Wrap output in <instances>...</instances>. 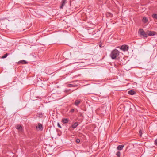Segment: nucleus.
Masks as SVG:
<instances>
[{
    "label": "nucleus",
    "instance_id": "obj_21",
    "mask_svg": "<svg viewBox=\"0 0 157 157\" xmlns=\"http://www.w3.org/2000/svg\"><path fill=\"white\" fill-rule=\"evenodd\" d=\"M76 142L77 143H79L80 142V140L78 139H77L76 140Z\"/></svg>",
    "mask_w": 157,
    "mask_h": 157
},
{
    "label": "nucleus",
    "instance_id": "obj_18",
    "mask_svg": "<svg viewBox=\"0 0 157 157\" xmlns=\"http://www.w3.org/2000/svg\"><path fill=\"white\" fill-rule=\"evenodd\" d=\"M8 55V54L6 53L4 54L2 57V58L4 59L6 58L7 56Z\"/></svg>",
    "mask_w": 157,
    "mask_h": 157
},
{
    "label": "nucleus",
    "instance_id": "obj_6",
    "mask_svg": "<svg viewBox=\"0 0 157 157\" xmlns=\"http://www.w3.org/2000/svg\"><path fill=\"white\" fill-rule=\"evenodd\" d=\"M120 49L124 51L127 50L128 49V46L126 45H123L121 47Z\"/></svg>",
    "mask_w": 157,
    "mask_h": 157
},
{
    "label": "nucleus",
    "instance_id": "obj_25",
    "mask_svg": "<svg viewBox=\"0 0 157 157\" xmlns=\"http://www.w3.org/2000/svg\"><path fill=\"white\" fill-rule=\"evenodd\" d=\"M99 46H100V47H101V45H99Z\"/></svg>",
    "mask_w": 157,
    "mask_h": 157
},
{
    "label": "nucleus",
    "instance_id": "obj_11",
    "mask_svg": "<svg viewBox=\"0 0 157 157\" xmlns=\"http://www.w3.org/2000/svg\"><path fill=\"white\" fill-rule=\"evenodd\" d=\"M124 147L123 145H118L117 147V149L118 150H122Z\"/></svg>",
    "mask_w": 157,
    "mask_h": 157
},
{
    "label": "nucleus",
    "instance_id": "obj_7",
    "mask_svg": "<svg viewBox=\"0 0 157 157\" xmlns=\"http://www.w3.org/2000/svg\"><path fill=\"white\" fill-rule=\"evenodd\" d=\"M81 100L80 99H77L75 101L74 103V104L75 106H78V105L81 103Z\"/></svg>",
    "mask_w": 157,
    "mask_h": 157
},
{
    "label": "nucleus",
    "instance_id": "obj_2",
    "mask_svg": "<svg viewBox=\"0 0 157 157\" xmlns=\"http://www.w3.org/2000/svg\"><path fill=\"white\" fill-rule=\"evenodd\" d=\"M139 32L140 35L144 37L147 38V32L145 33L142 29H140Z\"/></svg>",
    "mask_w": 157,
    "mask_h": 157
},
{
    "label": "nucleus",
    "instance_id": "obj_3",
    "mask_svg": "<svg viewBox=\"0 0 157 157\" xmlns=\"http://www.w3.org/2000/svg\"><path fill=\"white\" fill-rule=\"evenodd\" d=\"M78 81L76 80V81H74L73 82H72V84H69L68 85V86L69 87H77L79 85V84H75V83H75Z\"/></svg>",
    "mask_w": 157,
    "mask_h": 157
},
{
    "label": "nucleus",
    "instance_id": "obj_23",
    "mask_svg": "<svg viewBox=\"0 0 157 157\" xmlns=\"http://www.w3.org/2000/svg\"><path fill=\"white\" fill-rule=\"evenodd\" d=\"M70 111L71 112H73L74 111V109H72Z\"/></svg>",
    "mask_w": 157,
    "mask_h": 157
},
{
    "label": "nucleus",
    "instance_id": "obj_22",
    "mask_svg": "<svg viewBox=\"0 0 157 157\" xmlns=\"http://www.w3.org/2000/svg\"><path fill=\"white\" fill-rule=\"evenodd\" d=\"M57 126H58L59 128H62V127H61V125H60V124H59V123H57Z\"/></svg>",
    "mask_w": 157,
    "mask_h": 157
},
{
    "label": "nucleus",
    "instance_id": "obj_17",
    "mask_svg": "<svg viewBox=\"0 0 157 157\" xmlns=\"http://www.w3.org/2000/svg\"><path fill=\"white\" fill-rule=\"evenodd\" d=\"M106 15V16L108 17H112L113 16V14L110 12L107 13Z\"/></svg>",
    "mask_w": 157,
    "mask_h": 157
},
{
    "label": "nucleus",
    "instance_id": "obj_10",
    "mask_svg": "<svg viewBox=\"0 0 157 157\" xmlns=\"http://www.w3.org/2000/svg\"><path fill=\"white\" fill-rule=\"evenodd\" d=\"M38 127L37 126L36 128H37L38 127L39 130H42L43 129V128L42 124L39 123H38Z\"/></svg>",
    "mask_w": 157,
    "mask_h": 157
},
{
    "label": "nucleus",
    "instance_id": "obj_9",
    "mask_svg": "<svg viewBox=\"0 0 157 157\" xmlns=\"http://www.w3.org/2000/svg\"><path fill=\"white\" fill-rule=\"evenodd\" d=\"M78 124V123L77 122H75L74 124L72 125L71 127L74 129L76 128Z\"/></svg>",
    "mask_w": 157,
    "mask_h": 157
},
{
    "label": "nucleus",
    "instance_id": "obj_16",
    "mask_svg": "<svg viewBox=\"0 0 157 157\" xmlns=\"http://www.w3.org/2000/svg\"><path fill=\"white\" fill-rule=\"evenodd\" d=\"M152 17L154 19L157 20V14H153L152 15Z\"/></svg>",
    "mask_w": 157,
    "mask_h": 157
},
{
    "label": "nucleus",
    "instance_id": "obj_15",
    "mask_svg": "<svg viewBox=\"0 0 157 157\" xmlns=\"http://www.w3.org/2000/svg\"><path fill=\"white\" fill-rule=\"evenodd\" d=\"M62 121L63 124H66L68 122V119L67 118L63 119L62 120Z\"/></svg>",
    "mask_w": 157,
    "mask_h": 157
},
{
    "label": "nucleus",
    "instance_id": "obj_14",
    "mask_svg": "<svg viewBox=\"0 0 157 157\" xmlns=\"http://www.w3.org/2000/svg\"><path fill=\"white\" fill-rule=\"evenodd\" d=\"M128 93L129 94L132 95L136 94V92L133 90H130L128 91Z\"/></svg>",
    "mask_w": 157,
    "mask_h": 157
},
{
    "label": "nucleus",
    "instance_id": "obj_5",
    "mask_svg": "<svg viewBox=\"0 0 157 157\" xmlns=\"http://www.w3.org/2000/svg\"><path fill=\"white\" fill-rule=\"evenodd\" d=\"M157 33L154 31H147V33L149 36H153L156 34Z\"/></svg>",
    "mask_w": 157,
    "mask_h": 157
},
{
    "label": "nucleus",
    "instance_id": "obj_1",
    "mask_svg": "<svg viewBox=\"0 0 157 157\" xmlns=\"http://www.w3.org/2000/svg\"><path fill=\"white\" fill-rule=\"evenodd\" d=\"M120 52L116 49L113 50L110 54V56L112 59H117L119 58Z\"/></svg>",
    "mask_w": 157,
    "mask_h": 157
},
{
    "label": "nucleus",
    "instance_id": "obj_4",
    "mask_svg": "<svg viewBox=\"0 0 157 157\" xmlns=\"http://www.w3.org/2000/svg\"><path fill=\"white\" fill-rule=\"evenodd\" d=\"M16 128L17 129L18 132L20 133H22L23 132V129L22 126L20 125H17L16 127Z\"/></svg>",
    "mask_w": 157,
    "mask_h": 157
},
{
    "label": "nucleus",
    "instance_id": "obj_19",
    "mask_svg": "<svg viewBox=\"0 0 157 157\" xmlns=\"http://www.w3.org/2000/svg\"><path fill=\"white\" fill-rule=\"evenodd\" d=\"M120 154H121L120 152L119 151H118L117 152V153L116 154V155L118 157H120Z\"/></svg>",
    "mask_w": 157,
    "mask_h": 157
},
{
    "label": "nucleus",
    "instance_id": "obj_24",
    "mask_svg": "<svg viewBox=\"0 0 157 157\" xmlns=\"http://www.w3.org/2000/svg\"><path fill=\"white\" fill-rule=\"evenodd\" d=\"M155 145H157V140H155Z\"/></svg>",
    "mask_w": 157,
    "mask_h": 157
},
{
    "label": "nucleus",
    "instance_id": "obj_12",
    "mask_svg": "<svg viewBox=\"0 0 157 157\" xmlns=\"http://www.w3.org/2000/svg\"><path fill=\"white\" fill-rule=\"evenodd\" d=\"M18 64L21 63V64H26L28 63V62L26 61L25 60H22L19 61L18 62Z\"/></svg>",
    "mask_w": 157,
    "mask_h": 157
},
{
    "label": "nucleus",
    "instance_id": "obj_8",
    "mask_svg": "<svg viewBox=\"0 0 157 157\" xmlns=\"http://www.w3.org/2000/svg\"><path fill=\"white\" fill-rule=\"evenodd\" d=\"M67 0H62V4L60 7V8L63 9L64 6L67 2Z\"/></svg>",
    "mask_w": 157,
    "mask_h": 157
},
{
    "label": "nucleus",
    "instance_id": "obj_20",
    "mask_svg": "<svg viewBox=\"0 0 157 157\" xmlns=\"http://www.w3.org/2000/svg\"><path fill=\"white\" fill-rule=\"evenodd\" d=\"M139 135H140V136H141L142 134V130H140L139 131Z\"/></svg>",
    "mask_w": 157,
    "mask_h": 157
},
{
    "label": "nucleus",
    "instance_id": "obj_13",
    "mask_svg": "<svg viewBox=\"0 0 157 157\" xmlns=\"http://www.w3.org/2000/svg\"><path fill=\"white\" fill-rule=\"evenodd\" d=\"M142 21L144 23H145L148 21V19L147 17H144L142 19Z\"/></svg>",
    "mask_w": 157,
    "mask_h": 157
}]
</instances>
